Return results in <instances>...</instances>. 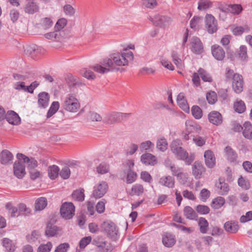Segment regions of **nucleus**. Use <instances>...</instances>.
Returning <instances> with one entry per match:
<instances>
[{"label": "nucleus", "mask_w": 252, "mask_h": 252, "mask_svg": "<svg viewBox=\"0 0 252 252\" xmlns=\"http://www.w3.org/2000/svg\"><path fill=\"white\" fill-rule=\"evenodd\" d=\"M213 3L210 0H199L198 3V9L205 10L212 7Z\"/></svg>", "instance_id": "a19ab883"}, {"label": "nucleus", "mask_w": 252, "mask_h": 252, "mask_svg": "<svg viewBox=\"0 0 252 252\" xmlns=\"http://www.w3.org/2000/svg\"><path fill=\"white\" fill-rule=\"evenodd\" d=\"M101 231L109 238L116 241L118 238L119 228L112 221L107 220L103 222L100 225Z\"/></svg>", "instance_id": "7ed1b4c3"}, {"label": "nucleus", "mask_w": 252, "mask_h": 252, "mask_svg": "<svg viewBox=\"0 0 252 252\" xmlns=\"http://www.w3.org/2000/svg\"><path fill=\"white\" fill-rule=\"evenodd\" d=\"M192 140L194 143L199 147H201L205 145L206 139L199 136H193Z\"/></svg>", "instance_id": "338daca9"}, {"label": "nucleus", "mask_w": 252, "mask_h": 252, "mask_svg": "<svg viewBox=\"0 0 252 252\" xmlns=\"http://www.w3.org/2000/svg\"><path fill=\"white\" fill-rule=\"evenodd\" d=\"M234 108L236 112L242 113L246 110L245 104L242 100L237 101L234 104Z\"/></svg>", "instance_id": "8fccbe9b"}, {"label": "nucleus", "mask_w": 252, "mask_h": 252, "mask_svg": "<svg viewBox=\"0 0 252 252\" xmlns=\"http://www.w3.org/2000/svg\"><path fill=\"white\" fill-rule=\"evenodd\" d=\"M60 169L59 167L56 165L50 166L48 168V175L49 178L52 180L55 179L59 174Z\"/></svg>", "instance_id": "4c0bfd02"}, {"label": "nucleus", "mask_w": 252, "mask_h": 252, "mask_svg": "<svg viewBox=\"0 0 252 252\" xmlns=\"http://www.w3.org/2000/svg\"><path fill=\"white\" fill-rule=\"evenodd\" d=\"M47 205V201L46 198L41 197L37 198L35 202V210H42Z\"/></svg>", "instance_id": "473e14b6"}, {"label": "nucleus", "mask_w": 252, "mask_h": 252, "mask_svg": "<svg viewBox=\"0 0 252 252\" xmlns=\"http://www.w3.org/2000/svg\"><path fill=\"white\" fill-rule=\"evenodd\" d=\"M171 19L170 17L160 15H156L153 19V22L157 26L162 27L170 23Z\"/></svg>", "instance_id": "b1692460"}, {"label": "nucleus", "mask_w": 252, "mask_h": 252, "mask_svg": "<svg viewBox=\"0 0 252 252\" xmlns=\"http://www.w3.org/2000/svg\"><path fill=\"white\" fill-rule=\"evenodd\" d=\"M44 36L48 39L53 40L55 39L57 40H60L61 38V34L60 32L55 30V31L53 32L45 33L44 34Z\"/></svg>", "instance_id": "6e6d98bb"}, {"label": "nucleus", "mask_w": 252, "mask_h": 252, "mask_svg": "<svg viewBox=\"0 0 252 252\" xmlns=\"http://www.w3.org/2000/svg\"><path fill=\"white\" fill-rule=\"evenodd\" d=\"M180 55L176 52L173 51L171 54L172 61L177 67L181 68L182 67V61L180 58Z\"/></svg>", "instance_id": "09e8293b"}, {"label": "nucleus", "mask_w": 252, "mask_h": 252, "mask_svg": "<svg viewBox=\"0 0 252 252\" xmlns=\"http://www.w3.org/2000/svg\"><path fill=\"white\" fill-rule=\"evenodd\" d=\"M177 102L179 106L185 112H189V106L188 104L184 93H180L177 96Z\"/></svg>", "instance_id": "4be33fe9"}, {"label": "nucleus", "mask_w": 252, "mask_h": 252, "mask_svg": "<svg viewBox=\"0 0 252 252\" xmlns=\"http://www.w3.org/2000/svg\"><path fill=\"white\" fill-rule=\"evenodd\" d=\"M225 203V199L223 197L219 196L213 200L211 203V207L215 209L221 208Z\"/></svg>", "instance_id": "58836bf2"}, {"label": "nucleus", "mask_w": 252, "mask_h": 252, "mask_svg": "<svg viewBox=\"0 0 252 252\" xmlns=\"http://www.w3.org/2000/svg\"><path fill=\"white\" fill-rule=\"evenodd\" d=\"M169 169L172 175L177 177L178 179H181L185 174L183 172V169L176 166L175 164Z\"/></svg>", "instance_id": "72a5a7b5"}, {"label": "nucleus", "mask_w": 252, "mask_h": 252, "mask_svg": "<svg viewBox=\"0 0 252 252\" xmlns=\"http://www.w3.org/2000/svg\"><path fill=\"white\" fill-rule=\"evenodd\" d=\"M158 183L161 186L173 188L175 185V180L171 176H163L159 179Z\"/></svg>", "instance_id": "bb28decb"}, {"label": "nucleus", "mask_w": 252, "mask_h": 252, "mask_svg": "<svg viewBox=\"0 0 252 252\" xmlns=\"http://www.w3.org/2000/svg\"><path fill=\"white\" fill-rule=\"evenodd\" d=\"M80 107V103L75 97L69 95L67 97L63 103L64 109L70 112H76Z\"/></svg>", "instance_id": "39448f33"}, {"label": "nucleus", "mask_w": 252, "mask_h": 252, "mask_svg": "<svg viewBox=\"0 0 252 252\" xmlns=\"http://www.w3.org/2000/svg\"><path fill=\"white\" fill-rule=\"evenodd\" d=\"M65 80L69 88L79 87L85 86V84L81 82L79 79L70 73L66 74Z\"/></svg>", "instance_id": "f8f14e48"}, {"label": "nucleus", "mask_w": 252, "mask_h": 252, "mask_svg": "<svg viewBox=\"0 0 252 252\" xmlns=\"http://www.w3.org/2000/svg\"><path fill=\"white\" fill-rule=\"evenodd\" d=\"M120 116L121 115L119 114V112H112L108 114L104 118L103 123L109 125L119 123L120 122Z\"/></svg>", "instance_id": "aec40b11"}, {"label": "nucleus", "mask_w": 252, "mask_h": 252, "mask_svg": "<svg viewBox=\"0 0 252 252\" xmlns=\"http://www.w3.org/2000/svg\"><path fill=\"white\" fill-rule=\"evenodd\" d=\"M204 156L206 166L210 168H213L216 163V159L213 152L211 150L206 151Z\"/></svg>", "instance_id": "5701e85b"}, {"label": "nucleus", "mask_w": 252, "mask_h": 252, "mask_svg": "<svg viewBox=\"0 0 252 252\" xmlns=\"http://www.w3.org/2000/svg\"><path fill=\"white\" fill-rule=\"evenodd\" d=\"M144 190L143 185L136 184L132 186L131 188V192L130 194L131 195H136L139 196L143 193Z\"/></svg>", "instance_id": "37998d69"}, {"label": "nucleus", "mask_w": 252, "mask_h": 252, "mask_svg": "<svg viewBox=\"0 0 252 252\" xmlns=\"http://www.w3.org/2000/svg\"><path fill=\"white\" fill-rule=\"evenodd\" d=\"M38 103L40 107L46 108L49 104V95L47 93L42 92L38 95Z\"/></svg>", "instance_id": "cd10ccee"}, {"label": "nucleus", "mask_w": 252, "mask_h": 252, "mask_svg": "<svg viewBox=\"0 0 252 252\" xmlns=\"http://www.w3.org/2000/svg\"><path fill=\"white\" fill-rule=\"evenodd\" d=\"M232 88L234 92L239 94L243 89V80L242 75L236 73L234 75L232 81Z\"/></svg>", "instance_id": "1a4fd4ad"}, {"label": "nucleus", "mask_w": 252, "mask_h": 252, "mask_svg": "<svg viewBox=\"0 0 252 252\" xmlns=\"http://www.w3.org/2000/svg\"><path fill=\"white\" fill-rule=\"evenodd\" d=\"M69 248V245L67 243L60 244L55 250V252H66Z\"/></svg>", "instance_id": "774afa93"}, {"label": "nucleus", "mask_w": 252, "mask_h": 252, "mask_svg": "<svg viewBox=\"0 0 252 252\" xmlns=\"http://www.w3.org/2000/svg\"><path fill=\"white\" fill-rule=\"evenodd\" d=\"M60 107V104L58 101H54L47 114V118H49L52 117L58 111Z\"/></svg>", "instance_id": "a18cd8bd"}, {"label": "nucleus", "mask_w": 252, "mask_h": 252, "mask_svg": "<svg viewBox=\"0 0 252 252\" xmlns=\"http://www.w3.org/2000/svg\"><path fill=\"white\" fill-rule=\"evenodd\" d=\"M206 99L210 104H214L217 100V94L214 91L208 92L206 94Z\"/></svg>", "instance_id": "603ef678"}, {"label": "nucleus", "mask_w": 252, "mask_h": 252, "mask_svg": "<svg viewBox=\"0 0 252 252\" xmlns=\"http://www.w3.org/2000/svg\"><path fill=\"white\" fill-rule=\"evenodd\" d=\"M17 158L19 160H23L24 163H29L28 168H30L31 170L34 169V168L37 167L38 165L36 160L33 158H30L29 157L21 153L17 154Z\"/></svg>", "instance_id": "dca6fc26"}, {"label": "nucleus", "mask_w": 252, "mask_h": 252, "mask_svg": "<svg viewBox=\"0 0 252 252\" xmlns=\"http://www.w3.org/2000/svg\"><path fill=\"white\" fill-rule=\"evenodd\" d=\"M24 11L26 13L33 14L39 11V6L36 0H26Z\"/></svg>", "instance_id": "9d476101"}, {"label": "nucleus", "mask_w": 252, "mask_h": 252, "mask_svg": "<svg viewBox=\"0 0 252 252\" xmlns=\"http://www.w3.org/2000/svg\"><path fill=\"white\" fill-rule=\"evenodd\" d=\"M216 186L218 188H220L221 190L220 194L221 195L227 194L229 191V186L228 184L225 183L224 180L223 179H219V183L217 184Z\"/></svg>", "instance_id": "ea45409f"}, {"label": "nucleus", "mask_w": 252, "mask_h": 252, "mask_svg": "<svg viewBox=\"0 0 252 252\" xmlns=\"http://www.w3.org/2000/svg\"><path fill=\"white\" fill-rule=\"evenodd\" d=\"M224 228L227 232L235 233L239 229V225L236 222L229 221L225 223Z\"/></svg>", "instance_id": "c756f323"}, {"label": "nucleus", "mask_w": 252, "mask_h": 252, "mask_svg": "<svg viewBox=\"0 0 252 252\" xmlns=\"http://www.w3.org/2000/svg\"><path fill=\"white\" fill-rule=\"evenodd\" d=\"M202 80L204 82H212L213 79L209 73L207 72L204 69L200 68L198 71Z\"/></svg>", "instance_id": "de8ad7c7"}, {"label": "nucleus", "mask_w": 252, "mask_h": 252, "mask_svg": "<svg viewBox=\"0 0 252 252\" xmlns=\"http://www.w3.org/2000/svg\"><path fill=\"white\" fill-rule=\"evenodd\" d=\"M229 12L234 14H239L242 10L240 4H229Z\"/></svg>", "instance_id": "0e129e2a"}, {"label": "nucleus", "mask_w": 252, "mask_h": 252, "mask_svg": "<svg viewBox=\"0 0 252 252\" xmlns=\"http://www.w3.org/2000/svg\"><path fill=\"white\" fill-rule=\"evenodd\" d=\"M41 50V48L37 46L33 45L27 47L26 51L27 54H29L32 58H34L40 53Z\"/></svg>", "instance_id": "e433bc0d"}, {"label": "nucleus", "mask_w": 252, "mask_h": 252, "mask_svg": "<svg viewBox=\"0 0 252 252\" xmlns=\"http://www.w3.org/2000/svg\"><path fill=\"white\" fill-rule=\"evenodd\" d=\"M52 248V243L48 242L46 244L40 245L37 249V252H50Z\"/></svg>", "instance_id": "052dcab7"}, {"label": "nucleus", "mask_w": 252, "mask_h": 252, "mask_svg": "<svg viewBox=\"0 0 252 252\" xmlns=\"http://www.w3.org/2000/svg\"><path fill=\"white\" fill-rule=\"evenodd\" d=\"M184 215L187 219L197 220L198 216L195 211L190 206H186L184 209Z\"/></svg>", "instance_id": "c85d7f7f"}, {"label": "nucleus", "mask_w": 252, "mask_h": 252, "mask_svg": "<svg viewBox=\"0 0 252 252\" xmlns=\"http://www.w3.org/2000/svg\"><path fill=\"white\" fill-rule=\"evenodd\" d=\"M205 27L210 33H213L218 29L217 21L211 14H207L205 17Z\"/></svg>", "instance_id": "423d86ee"}, {"label": "nucleus", "mask_w": 252, "mask_h": 252, "mask_svg": "<svg viewBox=\"0 0 252 252\" xmlns=\"http://www.w3.org/2000/svg\"><path fill=\"white\" fill-rule=\"evenodd\" d=\"M162 243L166 247H173L176 243L175 237L174 235L169 233H165L162 236Z\"/></svg>", "instance_id": "6ab92c4d"}, {"label": "nucleus", "mask_w": 252, "mask_h": 252, "mask_svg": "<svg viewBox=\"0 0 252 252\" xmlns=\"http://www.w3.org/2000/svg\"><path fill=\"white\" fill-rule=\"evenodd\" d=\"M201 129V127L197 125L187 126L186 131L182 132L183 137L185 140H188L193 137L192 135H189L191 133H199Z\"/></svg>", "instance_id": "ddd939ff"}, {"label": "nucleus", "mask_w": 252, "mask_h": 252, "mask_svg": "<svg viewBox=\"0 0 252 252\" xmlns=\"http://www.w3.org/2000/svg\"><path fill=\"white\" fill-rule=\"evenodd\" d=\"M198 224L201 233L205 234L207 232L209 228V223L205 218L203 217L200 218L198 220Z\"/></svg>", "instance_id": "2f4dec72"}, {"label": "nucleus", "mask_w": 252, "mask_h": 252, "mask_svg": "<svg viewBox=\"0 0 252 252\" xmlns=\"http://www.w3.org/2000/svg\"><path fill=\"white\" fill-rule=\"evenodd\" d=\"M13 159L12 154L7 150H3L0 154V161L2 164H8L12 162Z\"/></svg>", "instance_id": "393cba45"}, {"label": "nucleus", "mask_w": 252, "mask_h": 252, "mask_svg": "<svg viewBox=\"0 0 252 252\" xmlns=\"http://www.w3.org/2000/svg\"><path fill=\"white\" fill-rule=\"evenodd\" d=\"M191 50L195 54H200L203 52V46L200 39L193 36L191 40Z\"/></svg>", "instance_id": "0eeeda50"}, {"label": "nucleus", "mask_w": 252, "mask_h": 252, "mask_svg": "<svg viewBox=\"0 0 252 252\" xmlns=\"http://www.w3.org/2000/svg\"><path fill=\"white\" fill-rule=\"evenodd\" d=\"M84 191L83 189L74 190L72 193L73 199L78 201H83L85 197Z\"/></svg>", "instance_id": "49530a36"}, {"label": "nucleus", "mask_w": 252, "mask_h": 252, "mask_svg": "<svg viewBox=\"0 0 252 252\" xmlns=\"http://www.w3.org/2000/svg\"><path fill=\"white\" fill-rule=\"evenodd\" d=\"M211 52L213 57L218 61H222L225 57L223 49L218 45H214L211 47Z\"/></svg>", "instance_id": "2eb2a0df"}, {"label": "nucleus", "mask_w": 252, "mask_h": 252, "mask_svg": "<svg viewBox=\"0 0 252 252\" xmlns=\"http://www.w3.org/2000/svg\"><path fill=\"white\" fill-rule=\"evenodd\" d=\"M2 245L7 252H14L15 250V245L8 238H5L2 239Z\"/></svg>", "instance_id": "c9c22d12"}, {"label": "nucleus", "mask_w": 252, "mask_h": 252, "mask_svg": "<svg viewBox=\"0 0 252 252\" xmlns=\"http://www.w3.org/2000/svg\"><path fill=\"white\" fill-rule=\"evenodd\" d=\"M238 185L244 189H248L250 188V184L248 180H246L242 176L238 179Z\"/></svg>", "instance_id": "bf43d9fd"}, {"label": "nucleus", "mask_w": 252, "mask_h": 252, "mask_svg": "<svg viewBox=\"0 0 252 252\" xmlns=\"http://www.w3.org/2000/svg\"><path fill=\"white\" fill-rule=\"evenodd\" d=\"M191 113L196 119H199L202 117V111L197 105H194L191 108Z\"/></svg>", "instance_id": "3c124183"}, {"label": "nucleus", "mask_w": 252, "mask_h": 252, "mask_svg": "<svg viewBox=\"0 0 252 252\" xmlns=\"http://www.w3.org/2000/svg\"><path fill=\"white\" fill-rule=\"evenodd\" d=\"M225 152L227 159L230 162H234L236 160L237 158V153L229 146L225 148Z\"/></svg>", "instance_id": "f704fd0d"}, {"label": "nucleus", "mask_w": 252, "mask_h": 252, "mask_svg": "<svg viewBox=\"0 0 252 252\" xmlns=\"http://www.w3.org/2000/svg\"><path fill=\"white\" fill-rule=\"evenodd\" d=\"M106 182L102 181L97 186L94 187L93 195L95 198L102 197L106 192L108 189Z\"/></svg>", "instance_id": "6e6552de"}, {"label": "nucleus", "mask_w": 252, "mask_h": 252, "mask_svg": "<svg viewBox=\"0 0 252 252\" xmlns=\"http://www.w3.org/2000/svg\"><path fill=\"white\" fill-rule=\"evenodd\" d=\"M109 170V165L106 163H100L96 168L97 172L101 174L107 173Z\"/></svg>", "instance_id": "864d4df0"}, {"label": "nucleus", "mask_w": 252, "mask_h": 252, "mask_svg": "<svg viewBox=\"0 0 252 252\" xmlns=\"http://www.w3.org/2000/svg\"><path fill=\"white\" fill-rule=\"evenodd\" d=\"M75 206L72 202H65L60 208L61 216L65 220L73 218L75 214Z\"/></svg>", "instance_id": "20e7f679"}, {"label": "nucleus", "mask_w": 252, "mask_h": 252, "mask_svg": "<svg viewBox=\"0 0 252 252\" xmlns=\"http://www.w3.org/2000/svg\"><path fill=\"white\" fill-rule=\"evenodd\" d=\"M202 21V19L201 17L194 16L190 22V28L194 30L197 29Z\"/></svg>", "instance_id": "5fc2aeb1"}, {"label": "nucleus", "mask_w": 252, "mask_h": 252, "mask_svg": "<svg viewBox=\"0 0 252 252\" xmlns=\"http://www.w3.org/2000/svg\"><path fill=\"white\" fill-rule=\"evenodd\" d=\"M67 20L65 18H61L58 20L55 26V30L59 31L63 29L66 25Z\"/></svg>", "instance_id": "680f3d73"}, {"label": "nucleus", "mask_w": 252, "mask_h": 252, "mask_svg": "<svg viewBox=\"0 0 252 252\" xmlns=\"http://www.w3.org/2000/svg\"><path fill=\"white\" fill-rule=\"evenodd\" d=\"M61 177L63 179H67L69 178L70 175V171L68 166H64L62 168L59 173Z\"/></svg>", "instance_id": "69168bd1"}, {"label": "nucleus", "mask_w": 252, "mask_h": 252, "mask_svg": "<svg viewBox=\"0 0 252 252\" xmlns=\"http://www.w3.org/2000/svg\"><path fill=\"white\" fill-rule=\"evenodd\" d=\"M80 73L83 76L87 78L88 79H94L95 78V74L90 70H88L86 68H84L81 70Z\"/></svg>", "instance_id": "e2e57ef3"}, {"label": "nucleus", "mask_w": 252, "mask_h": 252, "mask_svg": "<svg viewBox=\"0 0 252 252\" xmlns=\"http://www.w3.org/2000/svg\"><path fill=\"white\" fill-rule=\"evenodd\" d=\"M209 122L216 126L220 125L222 123V117L221 114L216 111H213L208 114Z\"/></svg>", "instance_id": "a211bd4d"}, {"label": "nucleus", "mask_w": 252, "mask_h": 252, "mask_svg": "<svg viewBox=\"0 0 252 252\" xmlns=\"http://www.w3.org/2000/svg\"><path fill=\"white\" fill-rule=\"evenodd\" d=\"M244 129L243 131L244 137L248 139H252V125L250 122H246L244 125Z\"/></svg>", "instance_id": "7c9ffc66"}, {"label": "nucleus", "mask_w": 252, "mask_h": 252, "mask_svg": "<svg viewBox=\"0 0 252 252\" xmlns=\"http://www.w3.org/2000/svg\"><path fill=\"white\" fill-rule=\"evenodd\" d=\"M141 161L146 165L154 166L157 163L156 157L150 153H145L141 156Z\"/></svg>", "instance_id": "f3484780"}, {"label": "nucleus", "mask_w": 252, "mask_h": 252, "mask_svg": "<svg viewBox=\"0 0 252 252\" xmlns=\"http://www.w3.org/2000/svg\"><path fill=\"white\" fill-rule=\"evenodd\" d=\"M239 58L242 61H247L248 56L247 54V47L245 45L240 46L239 50L237 51Z\"/></svg>", "instance_id": "c03bdc74"}, {"label": "nucleus", "mask_w": 252, "mask_h": 252, "mask_svg": "<svg viewBox=\"0 0 252 252\" xmlns=\"http://www.w3.org/2000/svg\"><path fill=\"white\" fill-rule=\"evenodd\" d=\"M18 161H15L13 164V170L14 175L19 179H22L26 174L25 165L24 163Z\"/></svg>", "instance_id": "9b49d317"}, {"label": "nucleus", "mask_w": 252, "mask_h": 252, "mask_svg": "<svg viewBox=\"0 0 252 252\" xmlns=\"http://www.w3.org/2000/svg\"><path fill=\"white\" fill-rule=\"evenodd\" d=\"M167 141L164 137L158 139L157 141V148L161 152L165 151L167 149Z\"/></svg>", "instance_id": "79ce46f5"}, {"label": "nucleus", "mask_w": 252, "mask_h": 252, "mask_svg": "<svg viewBox=\"0 0 252 252\" xmlns=\"http://www.w3.org/2000/svg\"><path fill=\"white\" fill-rule=\"evenodd\" d=\"M134 57L132 52L126 53H117L111 54L109 58L103 59L100 63L92 66L91 68L95 72L99 73H105L111 69H114L117 66H126L129 61L133 60Z\"/></svg>", "instance_id": "f257e3e1"}, {"label": "nucleus", "mask_w": 252, "mask_h": 252, "mask_svg": "<svg viewBox=\"0 0 252 252\" xmlns=\"http://www.w3.org/2000/svg\"><path fill=\"white\" fill-rule=\"evenodd\" d=\"M137 178V174L136 172L132 171L131 170H128L126 179V182L127 184H131L134 182Z\"/></svg>", "instance_id": "4d7b16f0"}, {"label": "nucleus", "mask_w": 252, "mask_h": 252, "mask_svg": "<svg viewBox=\"0 0 252 252\" xmlns=\"http://www.w3.org/2000/svg\"><path fill=\"white\" fill-rule=\"evenodd\" d=\"M181 146L182 143L180 140H174L170 145L171 151L177 159L184 160L187 165H190L194 160V155L191 154L189 156L188 153Z\"/></svg>", "instance_id": "f03ea898"}, {"label": "nucleus", "mask_w": 252, "mask_h": 252, "mask_svg": "<svg viewBox=\"0 0 252 252\" xmlns=\"http://www.w3.org/2000/svg\"><path fill=\"white\" fill-rule=\"evenodd\" d=\"M196 211L201 215H206L209 213L210 209L206 205H198L196 207Z\"/></svg>", "instance_id": "13d9d810"}, {"label": "nucleus", "mask_w": 252, "mask_h": 252, "mask_svg": "<svg viewBox=\"0 0 252 252\" xmlns=\"http://www.w3.org/2000/svg\"><path fill=\"white\" fill-rule=\"evenodd\" d=\"M5 119L10 124L13 125H18L21 123V118L16 112L9 110L5 115Z\"/></svg>", "instance_id": "4468645a"}, {"label": "nucleus", "mask_w": 252, "mask_h": 252, "mask_svg": "<svg viewBox=\"0 0 252 252\" xmlns=\"http://www.w3.org/2000/svg\"><path fill=\"white\" fill-rule=\"evenodd\" d=\"M205 171L203 164L198 161L194 162L192 166V174L196 179L200 178L202 174Z\"/></svg>", "instance_id": "412c9836"}, {"label": "nucleus", "mask_w": 252, "mask_h": 252, "mask_svg": "<svg viewBox=\"0 0 252 252\" xmlns=\"http://www.w3.org/2000/svg\"><path fill=\"white\" fill-rule=\"evenodd\" d=\"M61 230L57 226L48 223L46 226L45 234L48 237L60 235Z\"/></svg>", "instance_id": "a878e982"}]
</instances>
